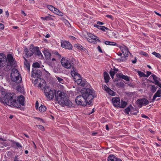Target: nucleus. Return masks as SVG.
<instances>
[{
  "label": "nucleus",
  "instance_id": "nucleus-44",
  "mask_svg": "<svg viewBox=\"0 0 161 161\" xmlns=\"http://www.w3.org/2000/svg\"><path fill=\"white\" fill-rule=\"evenodd\" d=\"M103 89L104 90L106 91V92H108V91L110 89L109 87H108L107 86L105 85L104 86Z\"/></svg>",
  "mask_w": 161,
  "mask_h": 161
},
{
  "label": "nucleus",
  "instance_id": "nucleus-54",
  "mask_svg": "<svg viewBox=\"0 0 161 161\" xmlns=\"http://www.w3.org/2000/svg\"><path fill=\"white\" fill-rule=\"evenodd\" d=\"M141 117L143 118H147V119H148L149 118L148 116H147L146 115H144V114H142V115H141Z\"/></svg>",
  "mask_w": 161,
  "mask_h": 161
},
{
  "label": "nucleus",
  "instance_id": "nucleus-41",
  "mask_svg": "<svg viewBox=\"0 0 161 161\" xmlns=\"http://www.w3.org/2000/svg\"><path fill=\"white\" fill-rule=\"evenodd\" d=\"M48 8L51 11H53L54 9H55V8L53 7L51 5H48L47 6Z\"/></svg>",
  "mask_w": 161,
  "mask_h": 161
},
{
  "label": "nucleus",
  "instance_id": "nucleus-37",
  "mask_svg": "<svg viewBox=\"0 0 161 161\" xmlns=\"http://www.w3.org/2000/svg\"><path fill=\"white\" fill-rule=\"evenodd\" d=\"M130 110V108L129 107H128L126 108L124 110V112L127 114H129V112Z\"/></svg>",
  "mask_w": 161,
  "mask_h": 161
},
{
  "label": "nucleus",
  "instance_id": "nucleus-62",
  "mask_svg": "<svg viewBox=\"0 0 161 161\" xmlns=\"http://www.w3.org/2000/svg\"><path fill=\"white\" fill-rule=\"evenodd\" d=\"M105 127H106V130H109L108 126V125H106Z\"/></svg>",
  "mask_w": 161,
  "mask_h": 161
},
{
  "label": "nucleus",
  "instance_id": "nucleus-16",
  "mask_svg": "<svg viewBox=\"0 0 161 161\" xmlns=\"http://www.w3.org/2000/svg\"><path fill=\"white\" fill-rule=\"evenodd\" d=\"M75 82L79 86L84 87L86 85V82L85 80H82L81 79H80L75 81Z\"/></svg>",
  "mask_w": 161,
  "mask_h": 161
},
{
  "label": "nucleus",
  "instance_id": "nucleus-8",
  "mask_svg": "<svg viewBox=\"0 0 161 161\" xmlns=\"http://www.w3.org/2000/svg\"><path fill=\"white\" fill-rule=\"evenodd\" d=\"M7 62L6 57L4 54H0V67H3Z\"/></svg>",
  "mask_w": 161,
  "mask_h": 161
},
{
  "label": "nucleus",
  "instance_id": "nucleus-30",
  "mask_svg": "<svg viewBox=\"0 0 161 161\" xmlns=\"http://www.w3.org/2000/svg\"><path fill=\"white\" fill-rule=\"evenodd\" d=\"M127 103L125 102L122 101L119 107L121 108H124L125 107Z\"/></svg>",
  "mask_w": 161,
  "mask_h": 161
},
{
  "label": "nucleus",
  "instance_id": "nucleus-50",
  "mask_svg": "<svg viewBox=\"0 0 161 161\" xmlns=\"http://www.w3.org/2000/svg\"><path fill=\"white\" fill-rule=\"evenodd\" d=\"M4 27V25L3 24L0 23V30H3Z\"/></svg>",
  "mask_w": 161,
  "mask_h": 161
},
{
  "label": "nucleus",
  "instance_id": "nucleus-14",
  "mask_svg": "<svg viewBox=\"0 0 161 161\" xmlns=\"http://www.w3.org/2000/svg\"><path fill=\"white\" fill-rule=\"evenodd\" d=\"M113 105L115 107H119L120 102L119 97H114L112 99Z\"/></svg>",
  "mask_w": 161,
  "mask_h": 161
},
{
  "label": "nucleus",
  "instance_id": "nucleus-22",
  "mask_svg": "<svg viewBox=\"0 0 161 161\" xmlns=\"http://www.w3.org/2000/svg\"><path fill=\"white\" fill-rule=\"evenodd\" d=\"M94 27H95L101 30L105 31V30H109V29L105 27L104 26H100L97 25H94Z\"/></svg>",
  "mask_w": 161,
  "mask_h": 161
},
{
  "label": "nucleus",
  "instance_id": "nucleus-48",
  "mask_svg": "<svg viewBox=\"0 0 161 161\" xmlns=\"http://www.w3.org/2000/svg\"><path fill=\"white\" fill-rule=\"evenodd\" d=\"M15 144L17 147H22L20 144L18 142H15Z\"/></svg>",
  "mask_w": 161,
  "mask_h": 161
},
{
  "label": "nucleus",
  "instance_id": "nucleus-28",
  "mask_svg": "<svg viewBox=\"0 0 161 161\" xmlns=\"http://www.w3.org/2000/svg\"><path fill=\"white\" fill-rule=\"evenodd\" d=\"M46 109V107L45 106L42 105L39 108V111L42 112H45Z\"/></svg>",
  "mask_w": 161,
  "mask_h": 161
},
{
  "label": "nucleus",
  "instance_id": "nucleus-51",
  "mask_svg": "<svg viewBox=\"0 0 161 161\" xmlns=\"http://www.w3.org/2000/svg\"><path fill=\"white\" fill-rule=\"evenodd\" d=\"M64 22L68 26H69V25H70L69 22L66 19L65 20Z\"/></svg>",
  "mask_w": 161,
  "mask_h": 161
},
{
  "label": "nucleus",
  "instance_id": "nucleus-2",
  "mask_svg": "<svg viewBox=\"0 0 161 161\" xmlns=\"http://www.w3.org/2000/svg\"><path fill=\"white\" fill-rule=\"evenodd\" d=\"M44 88V93L46 97L49 99H52L54 97L53 91L48 86H45ZM54 94L56 100L60 102L61 104L69 107H74V105L67 98V95L64 92L60 91L55 90Z\"/></svg>",
  "mask_w": 161,
  "mask_h": 161
},
{
  "label": "nucleus",
  "instance_id": "nucleus-46",
  "mask_svg": "<svg viewBox=\"0 0 161 161\" xmlns=\"http://www.w3.org/2000/svg\"><path fill=\"white\" fill-rule=\"evenodd\" d=\"M151 74V72L147 71V75L145 74V77H148Z\"/></svg>",
  "mask_w": 161,
  "mask_h": 161
},
{
  "label": "nucleus",
  "instance_id": "nucleus-56",
  "mask_svg": "<svg viewBox=\"0 0 161 161\" xmlns=\"http://www.w3.org/2000/svg\"><path fill=\"white\" fill-rule=\"evenodd\" d=\"M80 49L81 51H85L86 50V48L81 46H80Z\"/></svg>",
  "mask_w": 161,
  "mask_h": 161
},
{
  "label": "nucleus",
  "instance_id": "nucleus-47",
  "mask_svg": "<svg viewBox=\"0 0 161 161\" xmlns=\"http://www.w3.org/2000/svg\"><path fill=\"white\" fill-rule=\"evenodd\" d=\"M141 54L146 56L147 57L148 56V55L147 53H146L145 52H142L141 53Z\"/></svg>",
  "mask_w": 161,
  "mask_h": 161
},
{
  "label": "nucleus",
  "instance_id": "nucleus-9",
  "mask_svg": "<svg viewBox=\"0 0 161 161\" xmlns=\"http://www.w3.org/2000/svg\"><path fill=\"white\" fill-rule=\"evenodd\" d=\"M121 50L123 54L125 57H128L129 53H130L127 47L123 45V46H118Z\"/></svg>",
  "mask_w": 161,
  "mask_h": 161
},
{
  "label": "nucleus",
  "instance_id": "nucleus-31",
  "mask_svg": "<svg viewBox=\"0 0 161 161\" xmlns=\"http://www.w3.org/2000/svg\"><path fill=\"white\" fill-rule=\"evenodd\" d=\"M126 57L125 56L122 57L121 58H118L117 59V60L118 62H122L123 61H125L126 60Z\"/></svg>",
  "mask_w": 161,
  "mask_h": 161
},
{
  "label": "nucleus",
  "instance_id": "nucleus-60",
  "mask_svg": "<svg viewBox=\"0 0 161 161\" xmlns=\"http://www.w3.org/2000/svg\"><path fill=\"white\" fill-rule=\"evenodd\" d=\"M113 70L114 71H116V72H117V71H118V69L116 68L115 67H114V68L113 69Z\"/></svg>",
  "mask_w": 161,
  "mask_h": 161
},
{
  "label": "nucleus",
  "instance_id": "nucleus-15",
  "mask_svg": "<svg viewBox=\"0 0 161 161\" xmlns=\"http://www.w3.org/2000/svg\"><path fill=\"white\" fill-rule=\"evenodd\" d=\"M151 76L153 77L154 81H155V84L157 85L161 88V84L158 81L160 79L153 74H152Z\"/></svg>",
  "mask_w": 161,
  "mask_h": 161
},
{
  "label": "nucleus",
  "instance_id": "nucleus-40",
  "mask_svg": "<svg viewBox=\"0 0 161 161\" xmlns=\"http://www.w3.org/2000/svg\"><path fill=\"white\" fill-rule=\"evenodd\" d=\"M137 72L139 75L141 77H145V74L144 73H143V72H142L141 71H139V70H138L137 71Z\"/></svg>",
  "mask_w": 161,
  "mask_h": 161
},
{
  "label": "nucleus",
  "instance_id": "nucleus-52",
  "mask_svg": "<svg viewBox=\"0 0 161 161\" xmlns=\"http://www.w3.org/2000/svg\"><path fill=\"white\" fill-rule=\"evenodd\" d=\"M97 49L98 51L101 53H103L102 50L99 46H98L97 47Z\"/></svg>",
  "mask_w": 161,
  "mask_h": 161
},
{
  "label": "nucleus",
  "instance_id": "nucleus-64",
  "mask_svg": "<svg viewBox=\"0 0 161 161\" xmlns=\"http://www.w3.org/2000/svg\"><path fill=\"white\" fill-rule=\"evenodd\" d=\"M7 16H8L9 15V13H8V11L5 12Z\"/></svg>",
  "mask_w": 161,
  "mask_h": 161
},
{
  "label": "nucleus",
  "instance_id": "nucleus-18",
  "mask_svg": "<svg viewBox=\"0 0 161 161\" xmlns=\"http://www.w3.org/2000/svg\"><path fill=\"white\" fill-rule=\"evenodd\" d=\"M87 35L91 39H92L93 40L96 41H97L99 42H101V41L98 39V38L96 36H95L89 33H87Z\"/></svg>",
  "mask_w": 161,
  "mask_h": 161
},
{
  "label": "nucleus",
  "instance_id": "nucleus-53",
  "mask_svg": "<svg viewBox=\"0 0 161 161\" xmlns=\"http://www.w3.org/2000/svg\"><path fill=\"white\" fill-rule=\"evenodd\" d=\"M106 16L108 18L111 19L112 20L113 19V17L112 16L110 15H106Z\"/></svg>",
  "mask_w": 161,
  "mask_h": 161
},
{
  "label": "nucleus",
  "instance_id": "nucleus-35",
  "mask_svg": "<svg viewBox=\"0 0 161 161\" xmlns=\"http://www.w3.org/2000/svg\"><path fill=\"white\" fill-rule=\"evenodd\" d=\"M107 92L110 95L112 96L115 95V93L110 89Z\"/></svg>",
  "mask_w": 161,
  "mask_h": 161
},
{
  "label": "nucleus",
  "instance_id": "nucleus-49",
  "mask_svg": "<svg viewBox=\"0 0 161 161\" xmlns=\"http://www.w3.org/2000/svg\"><path fill=\"white\" fill-rule=\"evenodd\" d=\"M81 45L78 44H75V47L77 48V49H80V46H81Z\"/></svg>",
  "mask_w": 161,
  "mask_h": 161
},
{
  "label": "nucleus",
  "instance_id": "nucleus-19",
  "mask_svg": "<svg viewBox=\"0 0 161 161\" xmlns=\"http://www.w3.org/2000/svg\"><path fill=\"white\" fill-rule=\"evenodd\" d=\"M117 76L118 77L121 78L126 81H129L130 80L129 78L130 77L127 76L123 74H117Z\"/></svg>",
  "mask_w": 161,
  "mask_h": 161
},
{
  "label": "nucleus",
  "instance_id": "nucleus-20",
  "mask_svg": "<svg viewBox=\"0 0 161 161\" xmlns=\"http://www.w3.org/2000/svg\"><path fill=\"white\" fill-rule=\"evenodd\" d=\"M161 90L159 89L157 91V92L154 95L153 98L152 99L153 101H154L155 100V99L157 97H160L161 96Z\"/></svg>",
  "mask_w": 161,
  "mask_h": 161
},
{
  "label": "nucleus",
  "instance_id": "nucleus-34",
  "mask_svg": "<svg viewBox=\"0 0 161 161\" xmlns=\"http://www.w3.org/2000/svg\"><path fill=\"white\" fill-rule=\"evenodd\" d=\"M116 73V72H115V71L113 70H111L110 71L109 74L111 77L112 79L114 78V76Z\"/></svg>",
  "mask_w": 161,
  "mask_h": 161
},
{
  "label": "nucleus",
  "instance_id": "nucleus-21",
  "mask_svg": "<svg viewBox=\"0 0 161 161\" xmlns=\"http://www.w3.org/2000/svg\"><path fill=\"white\" fill-rule=\"evenodd\" d=\"M24 58L25 60V61H24L25 67L26 69L29 71L30 69V64L28 62L26 58L24 57Z\"/></svg>",
  "mask_w": 161,
  "mask_h": 161
},
{
  "label": "nucleus",
  "instance_id": "nucleus-6",
  "mask_svg": "<svg viewBox=\"0 0 161 161\" xmlns=\"http://www.w3.org/2000/svg\"><path fill=\"white\" fill-rule=\"evenodd\" d=\"M10 77L12 81L17 83L21 82L22 80L21 75L17 69H12Z\"/></svg>",
  "mask_w": 161,
  "mask_h": 161
},
{
  "label": "nucleus",
  "instance_id": "nucleus-7",
  "mask_svg": "<svg viewBox=\"0 0 161 161\" xmlns=\"http://www.w3.org/2000/svg\"><path fill=\"white\" fill-rule=\"evenodd\" d=\"M42 72L38 69L33 68L32 71L31 77L39 78L42 75Z\"/></svg>",
  "mask_w": 161,
  "mask_h": 161
},
{
  "label": "nucleus",
  "instance_id": "nucleus-55",
  "mask_svg": "<svg viewBox=\"0 0 161 161\" xmlns=\"http://www.w3.org/2000/svg\"><path fill=\"white\" fill-rule=\"evenodd\" d=\"M39 103L37 101H36V103L35 107L36 109H37L38 108Z\"/></svg>",
  "mask_w": 161,
  "mask_h": 161
},
{
  "label": "nucleus",
  "instance_id": "nucleus-59",
  "mask_svg": "<svg viewBox=\"0 0 161 161\" xmlns=\"http://www.w3.org/2000/svg\"><path fill=\"white\" fill-rule=\"evenodd\" d=\"M55 54L58 55L59 57H60L61 56V55H60V54L57 52H56L55 53Z\"/></svg>",
  "mask_w": 161,
  "mask_h": 161
},
{
  "label": "nucleus",
  "instance_id": "nucleus-25",
  "mask_svg": "<svg viewBox=\"0 0 161 161\" xmlns=\"http://www.w3.org/2000/svg\"><path fill=\"white\" fill-rule=\"evenodd\" d=\"M104 77L105 82L106 83L108 82L110 77L108 74L106 72H104Z\"/></svg>",
  "mask_w": 161,
  "mask_h": 161
},
{
  "label": "nucleus",
  "instance_id": "nucleus-61",
  "mask_svg": "<svg viewBox=\"0 0 161 161\" xmlns=\"http://www.w3.org/2000/svg\"><path fill=\"white\" fill-rule=\"evenodd\" d=\"M21 13L22 14H24L25 16H26V14H25V12L23 11H21Z\"/></svg>",
  "mask_w": 161,
  "mask_h": 161
},
{
  "label": "nucleus",
  "instance_id": "nucleus-57",
  "mask_svg": "<svg viewBox=\"0 0 161 161\" xmlns=\"http://www.w3.org/2000/svg\"><path fill=\"white\" fill-rule=\"evenodd\" d=\"M97 25H103L104 24V23L100 21H97Z\"/></svg>",
  "mask_w": 161,
  "mask_h": 161
},
{
  "label": "nucleus",
  "instance_id": "nucleus-29",
  "mask_svg": "<svg viewBox=\"0 0 161 161\" xmlns=\"http://www.w3.org/2000/svg\"><path fill=\"white\" fill-rule=\"evenodd\" d=\"M150 86H151V91L152 92L154 93L155 92L157 88H158V86H155L154 85H150Z\"/></svg>",
  "mask_w": 161,
  "mask_h": 161
},
{
  "label": "nucleus",
  "instance_id": "nucleus-4",
  "mask_svg": "<svg viewBox=\"0 0 161 161\" xmlns=\"http://www.w3.org/2000/svg\"><path fill=\"white\" fill-rule=\"evenodd\" d=\"M62 65L66 68L70 69L72 68L73 70L71 72V75L73 77H75L78 74L76 72L75 68L73 66L74 61L69 59L66 58H62L61 60Z\"/></svg>",
  "mask_w": 161,
  "mask_h": 161
},
{
  "label": "nucleus",
  "instance_id": "nucleus-17",
  "mask_svg": "<svg viewBox=\"0 0 161 161\" xmlns=\"http://www.w3.org/2000/svg\"><path fill=\"white\" fill-rule=\"evenodd\" d=\"M34 51L35 55H38L39 57H40L41 58L43 57L41 52L39 50L38 47H34Z\"/></svg>",
  "mask_w": 161,
  "mask_h": 161
},
{
  "label": "nucleus",
  "instance_id": "nucleus-33",
  "mask_svg": "<svg viewBox=\"0 0 161 161\" xmlns=\"http://www.w3.org/2000/svg\"><path fill=\"white\" fill-rule=\"evenodd\" d=\"M41 19L43 20H50L51 19V18L49 15L45 17H41Z\"/></svg>",
  "mask_w": 161,
  "mask_h": 161
},
{
  "label": "nucleus",
  "instance_id": "nucleus-12",
  "mask_svg": "<svg viewBox=\"0 0 161 161\" xmlns=\"http://www.w3.org/2000/svg\"><path fill=\"white\" fill-rule=\"evenodd\" d=\"M137 103L140 105V107L141 108L142 105H146L149 103L148 100L145 98L138 99L136 101Z\"/></svg>",
  "mask_w": 161,
  "mask_h": 161
},
{
  "label": "nucleus",
  "instance_id": "nucleus-24",
  "mask_svg": "<svg viewBox=\"0 0 161 161\" xmlns=\"http://www.w3.org/2000/svg\"><path fill=\"white\" fill-rule=\"evenodd\" d=\"M117 158L113 155H110L108 157V161H117Z\"/></svg>",
  "mask_w": 161,
  "mask_h": 161
},
{
  "label": "nucleus",
  "instance_id": "nucleus-38",
  "mask_svg": "<svg viewBox=\"0 0 161 161\" xmlns=\"http://www.w3.org/2000/svg\"><path fill=\"white\" fill-rule=\"evenodd\" d=\"M74 81H75L79 79H80L81 78V77L80 76V75L78 74H77V75H76L74 78Z\"/></svg>",
  "mask_w": 161,
  "mask_h": 161
},
{
  "label": "nucleus",
  "instance_id": "nucleus-1",
  "mask_svg": "<svg viewBox=\"0 0 161 161\" xmlns=\"http://www.w3.org/2000/svg\"><path fill=\"white\" fill-rule=\"evenodd\" d=\"M14 96V94L7 93L4 89L1 88H0V102L8 106L17 108H19L20 105H24L25 98L24 96H20L16 100Z\"/></svg>",
  "mask_w": 161,
  "mask_h": 161
},
{
  "label": "nucleus",
  "instance_id": "nucleus-10",
  "mask_svg": "<svg viewBox=\"0 0 161 161\" xmlns=\"http://www.w3.org/2000/svg\"><path fill=\"white\" fill-rule=\"evenodd\" d=\"M52 69L55 73H60L62 72V69L60 65H57V66H54V64L50 65Z\"/></svg>",
  "mask_w": 161,
  "mask_h": 161
},
{
  "label": "nucleus",
  "instance_id": "nucleus-39",
  "mask_svg": "<svg viewBox=\"0 0 161 161\" xmlns=\"http://www.w3.org/2000/svg\"><path fill=\"white\" fill-rule=\"evenodd\" d=\"M152 54L158 58H160L161 57V56L159 53H157L155 52H153Z\"/></svg>",
  "mask_w": 161,
  "mask_h": 161
},
{
  "label": "nucleus",
  "instance_id": "nucleus-27",
  "mask_svg": "<svg viewBox=\"0 0 161 161\" xmlns=\"http://www.w3.org/2000/svg\"><path fill=\"white\" fill-rule=\"evenodd\" d=\"M54 13H55L57 14L62 16L63 15V14L58 9L55 8V9H54V10L53 11Z\"/></svg>",
  "mask_w": 161,
  "mask_h": 161
},
{
  "label": "nucleus",
  "instance_id": "nucleus-32",
  "mask_svg": "<svg viewBox=\"0 0 161 161\" xmlns=\"http://www.w3.org/2000/svg\"><path fill=\"white\" fill-rule=\"evenodd\" d=\"M33 68L36 69V68H38L40 67V65L38 62L35 63L33 64L32 65Z\"/></svg>",
  "mask_w": 161,
  "mask_h": 161
},
{
  "label": "nucleus",
  "instance_id": "nucleus-42",
  "mask_svg": "<svg viewBox=\"0 0 161 161\" xmlns=\"http://www.w3.org/2000/svg\"><path fill=\"white\" fill-rule=\"evenodd\" d=\"M117 85L118 86L121 87H124L125 86L124 83L122 82L118 83Z\"/></svg>",
  "mask_w": 161,
  "mask_h": 161
},
{
  "label": "nucleus",
  "instance_id": "nucleus-3",
  "mask_svg": "<svg viewBox=\"0 0 161 161\" xmlns=\"http://www.w3.org/2000/svg\"><path fill=\"white\" fill-rule=\"evenodd\" d=\"M93 90L86 88L81 89L80 92L82 95L77 96L75 101L77 104L85 106L87 104H90L93 98L95 97L93 95Z\"/></svg>",
  "mask_w": 161,
  "mask_h": 161
},
{
  "label": "nucleus",
  "instance_id": "nucleus-26",
  "mask_svg": "<svg viewBox=\"0 0 161 161\" xmlns=\"http://www.w3.org/2000/svg\"><path fill=\"white\" fill-rule=\"evenodd\" d=\"M104 43L106 45L116 46L117 47L118 46V44H117L115 42H114L107 41L105 42Z\"/></svg>",
  "mask_w": 161,
  "mask_h": 161
},
{
  "label": "nucleus",
  "instance_id": "nucleus-63",
  "mask_svg": "<svg viewBox=\"0 0 161 161\" xmlns=\"http://www.w3.org/2000/svg\"><path fill=\"white\" fill-rule=\"evenodd\" d=\"M50 36L49 34H47L45 36V37H47V38H49V37H50Z\"/></svg>",
  "mask_w": 161,
  "mask_h": 161
},
{
  "label": "nucleus",
  "instance_id": "nucleus-58",
  "mask_svg": "<svg viewBox=\"0 0 161 161\" xmlns=\"http://www.w3.org/2000/svg\"><path fill=\"white\" fill-rule=\"evenodd\" d=\"M132 62L133 64H135L136 62V58H135V59L134 60L132 61Z\"/></svg>",
  "mask_w": 161,
  "mask_h": 161
},
{
  "label": "nucleus",
  "instance_id": "nucleus-23",
  "mask_svg": "<svg viewBox=\"0 0 161 161\" xmlns=\"http://www.w3.org/2000/svg\"><path fill=\"white\" fill-rule=\"evenodd\" d=\"M43 53L45 56V57L47 59H50L51 54L47 50H44L43 51Z\"/></svg>",
  "mask_w": 161,
  "mask_h": 161
},
{
  "label": "nucleus",
  "instance_id": "nucleus-43",
  "mask_svg": "<svg viewBox=\"0 0 161 161\" xmlns=\"http://www.w3.org/2000/svg\"><path fill=\"white\" fill-rule=\"evenodd\" d=\"M36 126L38 127V128L39 129L41 130H42L44 131V128L43 126L40 125H36Z\"/></svg>",
  "mask_w": 161,
  "mask_h": 161
},
{
  "label": "nucleus",
  "instance_id": "nucleus-5",
  "mask_svg": "<svg viewBox=\"0 0 161 161\" xmlns=\"http://www.w3.org/2000/svg\"><path fill=\"white\" fill-rule=\"evenodd\" d=\"M7 64L4 68V70L6 71H8L11 69L13 67L16 65V61L12 55L9 54L7 55Z\"/></svg>",
  "mask_w": 161,
  "mask_h": 161
},
{
  "label": "nucleus",
  "instance_id": "nucleus-13",
  "mask_svg": "<svg viewBox=\"0 0 161 161\" xmlns=\"http://www.w3.org/2000/svg\"><path fill=\"white\" fill-rule=\"evenodd\" d=\"M24 52L27 58H29L32 56L34 53V47L33 48H30L29 50L26 48L24 49Z\"/></svg>",
  "mask_w": 161,
  "mask_h": 161
},
{
  "label": "nucleus",
  "instance_id": "nucleus-11",
  "mask_svg": "<svg viewBox=\"0 0 161 161\" xmlns=\"http://www.w3.org/2000/svg\"><path fill=\"white\" fill-rule=\"evenodd\" d=\"M61 47H62L69 49H70L72 48V46L69 42L61 41Z\"/></svg>",
  "mask_w": 161,
  "mask_h": 161
},
{
  "label": "nucleus",
  "instance_id": "nucleus-45",
  "mask_svg": "<svg viewBox=\"0 0 161 161\" xmlns=\"http://www.w3.org/2000/svg\"><path fill=\"white\" fill-rule=\"evenodd\" d=\"M18 156L17 155L15 156L14 161H22V160H20L19 158H18Z\"/></svg>",
  "mask_w": 161,
  "mask_h": 161
},
{
  "label": "nucleus",
  "instance_id": "nucleus-36",
  "mask_svg": "<svg viewBox=\"0 0 161 161\" xmlns=\"http://www.w3.org/2000/svg\"><path fill=\"white\" fill-rule=\"evenodd\" d=\"M56 77L57 78L58 80V81L60 83L62 84H63L64 83V80L63 79L60 78L59 77L57 76H56Z\"/></svg>",
  "mask_w": 161,
  "mask_h": 161
}]
</instances>
